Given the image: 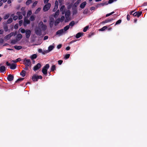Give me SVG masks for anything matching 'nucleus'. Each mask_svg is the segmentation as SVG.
I'll return each instance as SVG.
<instances>
[{"label": "nucleus", "instance_id": "obj_61", "mask_svg": "<svg viewBox=\"0 0 147 147\" xmlns=\"http://www.w3.org/2000/svg\"><path fill=\"white\" fill-rule=\"evenodd\" d=\"M70 20V18H65V22H68L69 20Z\"/></svg>", "mask_w": 147, "mask_h": 147}, {"label": "nucleus", "instance_id": "obj_58", "mask_svg": "<svg viewBox=\"0 0 147 147\" xmlns=\"http://www.w3.org/2000/svg\"><path fill=\"white\" fill-rule=\"evenodd\" d=\"M63 62V61L62 60H59L58 61V63L59 64L61 65L62 64Z\"/></svg>", "mask_w": 147, "mask_h": 147}, {"label": "nucleus", "instance_id": "obj_37", "mask_svg": "<svg viewBox=\"0 0 147 147\" xmlns=\"http://www.w3.org/2000/svg\"><path fill=\"white\" fill-rule=\"evenodd\" d=\"M32 1L31 0H28L26 2V5H29L30 4L32 3Z\"/></svg>", "mask_w": 147, "mask_h": 147}, {"label": "nucleus", "instance_id": "obj_36", "mask_svg": "<svg viewBox=\"0 0 147 147\" xmlns=\"http://www.w3.org/2000/svg\"><path fill=\"white\" fill-rule=\"evenodd\" d=\"M70 26L69 25H67L65 26L63 28V30H64L65 31H66L68 30L69 29Z\"/></svg>", "mask_w": 147, "mask_h": 147}, {"label": "nucleus", "instance_id": "obj_8", "mask_svg": "<svg viewBox=\"0 0 147 147\" xmlns=\"http://www.w3.org/2000/svg\"><path fill=\"white\" fill-rule=\"evenodd\" d=\"M41 67V65L40 63H38L36 65L34 66L33 67V70L36 71L39 69Z\"/></svg>", "mask_w": 147, "mask_h": 147}, {"label": "nucleus", "instance_id": "obj_49", "mask_svg": "<svg viewBox=\"0 0 147 147\" xmlns=\"http://www.w3.org/2000/svg\"><path fill=\"white\" fill-rule=\"evenodd\" d=\"M108 4V3H101L100 4H99L97 6L98 7V6L100 5H101L102 6H103L105 5H107Z\"/></svg>", "mask_w": 147, "mask_h": 147}, {"label": "nucleus", "instance_id": "obj_14", "mask_svg": "<svg viewBox=\"0 0 147 147\" xmlns=\"http://www.w3.org/2000/svg\"><path fill=\"white\" fill-rule=\"evenodd\" d=\"M70 14V12L69 10L67 11L65 13V18H69Z\"/></svg>", "mask_w": 147, "mask_h": 147}, {"label": "nucleus", "instance_id": "obj_38", "mask_svg": "<svg viewBox=\"0 0 147 147\" xmlns=\"http://www.w3.org/2000/svg\"><path fill=\"white\" fill-rule=\"evenodd\" d=\"M122 22V20H121L119 19L117 20L115 23V26H116L117 25L119 24H120Z\"/></svg>", "mask_w": 147, "mask_h": 147}, {"label": "nucleus", "instance_id": "obj_56", "mask_svg": "<svg viewBox=\"0 0 147 147\" xmlns=\"http://www.w3.org/2000/svg\"><path fill=\"white\" fill-rule=\"evenodd\" d=\"M109 22V20H105V21H102L101 22V23L102 24H105V23H108Z\"/></svg>", "mask_w": 147, "mask_h": 147}, {"label": "nucleus", "instance_id": "obj_39", "mask_svg": "<svg viewBox=\"0 0 147 147\" xmlns=\"http://www.w3.org/2000/svg\"><path fill=\"white\" fill-rule=\"evenodd\" d=\"M24 79V78H18V80L15 82V83H17L19 81H21L22 80H23Z\"/></svg>", "mask_w": 147, "mask_h": 147}, {"label": "nucleus", "instance_id": "obj_42", "mask_svg": "<svg viewBox=\"0 0 147 147\" xmlns=\"http://www.w3.org/2000/svg\"><path fill=\"white\" fill-rule=\"evenodd\" d=\"M65 19V17L64 16H62L61 17L60 19V21L61 22H62Z\"/></svg>", "mask_w": 147, "mask_h": 147}, {"label": "nucleus", "instance_id": "obj_13", "mask_svg": "<svg viewBox=\"0 0 147 147\" xmlns=\"http://www.w3.org/2000/svg\"><path fill=\"white\" fill-rule=\"evenodd\" d=\"M58 6V2L57 1H56L55 2V6L53 9V11H55L57 9Z\"/></svg>", "mask_w": 147, "mask_h": 147}, {"label": "nucleus", "instance_id": "obj_28", "mask_svg": "<svg viewBox=\"0 0 147 147\" xmlns=\"http://www.w3.org/2000/svg\"><path fill=\"white\" fill-rule=\"evenodd\" d=\"M21 60V59L20 58H19L17 59H16V60H13L12 61L14 63H17L19 61H20Z\"/></svg>", "mask_w": 147, "mask_h": 147}, {"label": "nucleus", "instance_id": "obj_31", "mask_svg": "<svg viewBox=\"0 0 147 147\" xmlns=\"http://www.w3.org/2000/svg\"><path fill=\"white\" fill-rule=\"evenodd\" d=\"M30 20L31 21H34L35 20V17L33 15L31 16L30 18Z\"/></svg>", "mask_w": 147, "mask_h": 147}, {"label": "nucleus", "instance_id": "obj_20", "mask_svg": "<svg viewBox=\"0 0 147 147\" xmlns=\"http://www.w3.org/2000/svg\"><path fill=\"white\" fill-rule=\"evenodd\" d=\"M14 48L16 49L19 50L21 49L22 48V47L21 46H20L16 45L14 46Z\"/></svg>", "mask_w": 147, "mask_h": 147}, {"label": "nucleus", "instance_id": "obj_29", "mask_svg": "<svg viewBox=\"0 0 147 147\" xmlns=\"http://www.w3.org/2000/svg\"><path fill=\"white\" fill-rule=\"evenodd\" d=\"M13 21L12 19L11 18H9L7 21L6 23L9 24L12 22Z\"/></svg>", "mask_w": 147, "mask_h": 147}, {"label": "nucleus", "instance_id": "obj_55", "mask_svg": "<svg viewBox=\"0 0 147 147\" xmlns=\"http://www.w3.org/2000/svg\"><path fill=\"white\" fill-rule=\"evenodd\" d=\"M37 3V1H35L32 4V7H35L36 4Z\"/></svg>", "mask_w": 147, "mask_h": 147}, {"label": "nucleus", "instance_id": "obj_60", "mask_svg": "<svg viewBox=\"0 0 147 147\" xmlns=\"http://www.w3.org/2000/svg\"><path fill=\"white\" fill-rule=\"evenodd\" d=\"M59 10H57L55 13V16H58L59 14Z\"/></svg>", "mask_w": 147, "mask_h": 147}, {"label": "nucleus", "instance_id": "obj_26", "mask_svg": "<svg viewBox=\"0 0 147 147\" xmlns=\"http://www.w3.org/2000/svg\"><path fill=\"white\" fill-rule=\"evenodd\" d=\"M65 8V6L64 5H62L61 6V7L60 9V10L61 11H62V14H64V13L65 12V11L64 10L63 11V9H64Z\"/></svg>", "mask_w": 147, "mask_h": 147}, {"label": "nucleus", "instance_id": "obj_9", "mask_svg": "<svg viewBox=\"0 0 147 147\" xmlns=\"http://www.w3.org/2000/svg\"><path fill=\"white\" fill-rule=\"evenodd\" d=\"M142 13V12L141 11L136 12L133 13V15L134 16H137L138 17H139L141 15Z\"/></svg>", "mask_w": 147, "mask_h": 147}, {"label": "nucleus", "instance_id": "obj_25", "mask_svg": "<svg viewBox=\"0 0 147 147\" xmlns=\"http://www.w3.org/2000/svg\"><path fill=\"white\" fill-rule=\"evenodd\" d=\"M60 22V19H57L54 23V25L55 26H56L57 25V24L59 23Z\"/></svg>", "mask_w": 147, "mask_h": 147}, {"label": "nucleus", "instance_id": "obj_1", "mask_svg": "<svg viewBox=\"0 0 147 147\" xmlns=\"http://www.w3.org/2000/svg\"><path fill=\"white\" fill-rule=\"evenodd\" d=\"M50 66L49 64H46L42 68V72L43 74L46 76L47 74V70L49 68Z\"/></svg>", "mask_w": 147, "mask_h": 147}, {"label": "nucleus", "instance_id": "obj_7", "mask_svg": "<svg viewBox=\"0 0 147 147\" xmlns=\"http://www.w3.org/2000/svg\"><path fill=\"white\" fill-rule=\"evenodd\" d=\"M2 65V64L0 63V72L1 73H4L6 70V68L4 66H1Z\"/></svg>", "mask_w": 147, "mask_h": 147}, {"label": "nucleus", "instance_id": "obj_11", "mask_svg": "<svg viewBox=\"0 0 147 147\" xmlns=\"http://www.w3.org/2000/svg\"><path fill=\"white\" fill-rule=\"evenodd\" d=\"M35 32L37 35L40 36L42 34V31L40 29L38 28L35 30Z\"/></svg>", "mask_w": 147, "mask_h": 147}, {"label": "nucleus", "instance_id": "obj_32", "mask_svg": "<svg viewBox=\"0 0 147 147\" xmlns=\"http://www.w3.org/2000/svg\"><path fill=\"white\" fill-rule=\"evenodd\" d=\"M3 28L5 32H7L8 30V27L6 25L4 26Z\"/></svg>", "mask_w": 147, "mask_h": 147}, {"label": "nucleus", "instance_id": "obj_48", "mask_svg": "<svg viewBox=\"0 0 147 147\" xmlns=\"http://www.w3.org/2000/svg\"><path fill=\"white\" fill-rule=\"evenodd\" d=\"M54 22H49V26H50V27L51 28H52V27L53 26V24H54Z\"/></svg>", "mask_w": 147, "mask_h": 147}, {"label": "nucleus", "instance_id": "obj_5", "mask_svg": "<svg viewBox=\"0 0 147 147\" xmlns=\"http://www.w3.org/2000/svg\"><path fill=\"white\" fill-rule=\"evenodd\" d=\"M24 65H28V66H30L31 64V61L30 59H27L25 58L24 60Z\"/></svg>", "mask_w": 147, "mask_h": 147}, {"label": "nucleus", "instance_id": "obj_27", "mask_svg": "<svg viewBox=\"0 0 147 147\" xmlns=\"http://www.w3.org/2000/svg\"><path fill=\"white\" fill-rule=\"evenodd\" d=\"M41 28L42 29V30L45 31L47 28V26L46 25L44 24V25L42 26Z\"/></svg>", "mask_w": 147, "mask_h": 147}, {"label": "nucleus", "instance_id": "obj_10", "mask_svg": "<svg viewBox=\"0 0 147 147\" xmlns=\"http://www.w3.org/2000/svg\"><path fill=\"white\" fill-rule=\"evenodd\" d=\"M13 76L11 74H9L7 78V80L9 81H11L13 80Z\"/></svg>", "mask_w": 147, "mask_h": 147}, {"label": "nucleus", "instance_id": "obj_23", "mask_svg": "<svg viewBox=\"0 0 147 147\" xmlns=\"http://www.w3.org/2000/svg\"><path fill=\"white\" fill-rule=\"evenodd\" d=\"M78 12V10L76 8H74L73 9V15H75L77 14Z\"/></svg>", "mask_w": 147, "mask_h": 147}, {"label": "nucleus", "instance_id": "obj_22", "mask_svg": "<svg viewBox=\"0 0 147 147\" xmlns=\"http://www.w3.org/2000/svg\"><path fill=\"white\" fill-rule=\"evenodd\" d=\"M22 35L20 34H19L16 36V38L17 39H19L20 40L22 38Z\"/></svg>", "mask_w": 147, "mask_h": 147}, {"label": "nucleus", "instance_id": "obj_3", "mask_svg": "<svg viewBox=\"0 0 147 147\" xmlns=\"http://www.w3.org/2000/svg\"><path fill=\"white\" fill-rule=\"evenodd\" d=\"M6 65L8 66H10V68L11 69H14L16 67V64L15 63H12L11 64L9 63L8 61H7L6 63Z\"/></svg>", "mask_w": 147, "mask_h": 147}, {"label": "nucleus", "instance_id": "obj_46", "mask_svg": "<svg viewBox=\"0 0 147 147\" xmlns=\"http://www.w3.org/2000/svg\"><path fill=\"white\" fill-rule=\"evenodd\" d=\"M88 28L89 26H87L85 27L83 30V32H86L87 31Z\"/></svg>", "mask_w": 147, "mask_h": 147}, {"label": "nucleus", "instance_id": "obj_62", "mask_svg": "<svg viewBox=\"0 0 147 147\" xmlns=\"http://www.w3.org/2000/svg\"><path fill=\"white\" fill-rule=\"evenodd\" d=\"M130 15L129 14H128L127 16V18L128 21L129 20H130Z\"/></svg>", "mask_w": 147, "mask_h": 147}, {"label": "nucleus", "instance_id": "obj_18", "mask_svg": "<svg viewBox=\"0 0 147 147\" xmlns=\"http://www.w3.org/2000/svg\"><path fill=\"white\" fill-rule=\"evenodd\" d=\"M64 32L63 30V29H61L57 31L56 33L57 35L62 34Z\"/></svg>", "mask_w": 147, "mask_h": 147}, {"label": "nucleus", "instance_id": "obj_47", "mask_svg": "<svg viewBox=\"0 0 147 147\" xmlns=\"http://www.w3.org/2000/svg\"><path fill=\"white\" fill-rule=\"evenodd\" d=\"M70 56V54H67L65 55L64 58L65 59H67Z\"/></svg>", "mask_w": 147, "mask_h": 147}, {"label": "nucleus", "instance_id": "obj_59", "mask_svg": "<svg viewBox=\"0 0 147 147\" xmlns=\"http://www.w3.org/2000/svg\"><path fill=\"white\" fill-rule=\"evenodd\" d=\"M19 24L20 26H21L22 25L23 23V21L22 20H20L19 22Z\"/></svg>", "mask_w": 147, "mask_h": 147}, {"label": "nucleus", "instance_id": "obj_21", "mask_svg": "<svg viewBox=\"0 0 147 147\" xmlns=\"http://www.w3.org/2000/svg\"><path fill=\"white\" fill-rule=\"evenodd\" d=\"M37 55L36 54H34L31 55L30 57V58L32 60L35 59L36 58Z\"/></svg>", "mask_w": 147, "mask_h": 147}, {"label": "nucleus", "instance_id": "obj_50", "mask_svg": "<svg viewBox=\"0 0 147 147\" xmlns=\"http://www.w3.org/2000/svg\"><path fill=\"white\" fill-rule=\"evenodd\" d=\"M16 40H12L11 41V43L13 45H14V44H16Z\"/></svg>", "mask_w": 147, "mask_h": 147}, {"label": "nucleus", "instance_id": "obj_34", "mask_svg": "<svg viewBox=\"0 0 147 147\" xmlns=\"http://www.w3.org/2000/svg\"><path fill=\"white\" fill-rule=\"evenodd\" d=\"M107 28V27L106 26H103V27L100 28L99 30L100 31H104Z\"/></svg>", "mask_w": 147, "mask_h": 147}, {"label": "nucleus", "instance_id": "obj_51", "mask_svg": "<svg viewBox=\"0 0 147 147\" xmlns=\"http://www.w3.org/2000/svg\"><path fill=\"white\" fill-rule=\"evenodd\" d=\"M32 13V11L31 10L28 11L27 13L28 16H30Z\"/></svg>", "mask_w": 147, "mask_h": 147}, {"label": "nucleus", "instance_id": "obj_53", "mask_svg": "<svg viewBox=\"0 0 147 147\" xmlns=\"http://www.w3.org/2000/svg\"><path fill=\"white\" fill-rule=\"evenodd\" d=\"M18 16H15L13 17V19L14 20H16L18 19Z\"/></svg>", "mask_w": 147, "mask_h": 147}, {"label": "nucleus", "instance_id": "obj_63", "mask_svg": "<svg viewBox=\"0 0 147 147\" xmlns=\"http://www.w3.org/2000/svg\"><path fill=\"white\" fill-rule=\"evenodd\" d=\"M62 47V45L61 44H59L57 46V48L58 49H59L61 48Z\"/></svg>", "mask_w": 147, "mask_h": 147}, {"label": "nucleus", "instance_id": "obj_43", "mask_svg": "<svg viewBox=\"0 0 147 147\" xmlns=\"http://www.w3.org/2000/svg\"><path fill=\"white\" fill-rule=\"evenodd\" d=\"M49 52V51L47 50H44L43 51V52L42 53V54L43 55H45V54L48 53Z\"/></svg>", "mask_w": 147, "mask_h": 147}, {"label": "nucleus", "instance_id": "obj_45", "mask_svg": "<svg viewBox=\"0 0 147 147\" xmlns=\"http://www.w3.org/2000/svg\"><path fill=\"white\" fill-rule=\"evenodd\" d=\"M88 10L87 9H85L83 11V13L84 14H87L88 13Z\"/></svg>", "mask_w": 147, "mask_h": 147}, {"label": "nucleus", "instance_id": "obj_33", "mask_svg": "<svg viewBox=\"0 0 147 147\" xmlns=\"http://www.w3.org/2000/svg\"><path fill=\"white\" fill-rule=\"evenodd\" d=\"M75 24V22L74 21H71V22L69 24V26H71V27L73 26Z\"/></svg>", "mask_w": 147, "mask_h": 147}, {"label": "nucleus", "instance_id": "obj_24", "mask_svg": "<svg viewBox=\"0 0 147 147\" xmlns=\"http://www.w3.org/2000/svg\"><path fill=\"white\" fill-rule=\"evenodd\" d=\"M54 48V47L53 45L50 46L48 48V50L49 52L52 51Z\"/></svg>", "mask_w": 147, "mask_h": 147}, {"label": "nucleus", "instance_id": "obj_44", "mask_svg": "<svg viewBox=\"0 0 147 147\" xmlns=\"http://www.w3.org/2000/svg\"><path fill=\"white\" fill-rule=\"evenodd\" d=\"M20 30H20V31L22 33H25L26 31V30L24 29L20 28Z\"/></svg>", "mask_w": 147, "mask_h": 147}, {"label": "nucleus", "instance_id": "obj_30", "mask_svg": "<svg viewBox=\"0 0 147 147\" xmlns=\"http://www.w3.org/2000/svg\"><path fill=\"white\" fill-rule=\"evenodd\" d=\"M56 69V66L55 65H53L51 67V70L52 71H55Z\"/></svg>", "mask_w": 147, "mask_h": 147}, {"label": "nucleus", "instance_id": "obj_4", "mask_svg": "<svg viewBox=\"0 0 147 147\" xmlns=\"http://www.w3.org/2000/svg\"><path fill=\"white\" fill-rule=\"evenodd\" d=\"M51 4L50 3H48L46 4L44 7L43 10L44 11H47L50 9Z\"/></svg>", "mask_w": 147, "mask_h": 147}, {"label": "nucleus", "instance_id": "obj_12", "mask_svg": "<svg viewBox=\"0 0 147 147\" xmlns=\"http://www.w3.org/2000/svg\"><path fill=\"white\" fill-rule=\"evenodd\" d=\"M30 23V21L28 19H25L23 23V25L24 26H26L27 24H29Z\"/></svg>", "mask_w": 147, "mask_h": 147}, {"label": "nucleus", "instance_id": "obj_54", "mask_svg": "<svg viewBox=\"0 0 147 147\" xmlns=\"http://www.w3.org/2000/svg\"><path fill=\"white\" fill-rule=\"evenodd\" d=\"M25 67L24 68V70H27L28 69V67L29 66L28 65H25Z\"/></svg>", "mask_w": 147, "mask_h": 147}, {"label": "nucleus", "instance_id": "obj_40", "mask_svg": "<svg viewBox=\"0 0 147 147\" xmlns=\"http://www.w3.org/2000/svg\"><path fill=\"white\" fill-rule=\"evenodd\" d=\"M41 9V8L40 7H38L37 9L36 10L35 12V14L38 13L40 11Z\"/></svg>", "mask_w": 147, "mask_h": 147}, {"label": "nucleus", "instance_id": "obj_15", "mask_svg": "<svg viewBox=\"0 0 147 147\" xmlns=\"http://www.w3.org/2000/svg\"><path fill=\"white\" fill-rule=\"evenodd\" d=\"M16 14L18 16V17L19 20H21L22 18V16L21 15V12H17Z\"/></svg>", "mask_w": 147, "mask_h": 147}, {"label": "nucleus", "instance_id": "obj_41", "mask_svg": "<svg viewBox=\"0 0 147 147\" xmlns=\"http://www.w3.org/2000/svg\"><path fill=\"white\" fill-rule=\"evenodd\" d=\"M44 25L43 23L41 21L38 24V26L40 28H41L42 26Z\"/></svg>", "mask_w": 147, "mask_h": 147}, {"label": "nucleus", "instance_id": "obj_57", "mask_svg": "<svg viewBox=\"0 0 147 147\" xmlns=\"http://www.w3.org/2000/svg\"><path fill=\"white\" fill-rule=\"evenodd\" d=\"M54 22V20L53 18H51L50 19L49 22Z\"/></svg>", "mask_w": 147, "mask_h": 147}, {"label": "nucleus", "instance_id": "obj_16", "mask_svg": "<svg viewBox=\"0 0 147 147\" xmlns=\"http://www.w3.org/2000/svg\"><path fill=\"white\" fill-rule=\"evenodd\" d=\"M86 4V2L84 1L82 3H81L80 5V7L82 9H83L85 7Z\"/></svg>", "mask_w": 147, "mask_h": 147}, {"label": "nucleus", "instance_id": "obj_64", "mask_svg": "<svg viewBox=\"0 0 147 147\" xmlns=\"http://www.w3.org/2000/svg\"><path fill=\"white\" fill-rule=\"evenodd\" d=\"M18 24H16L14 26V28L15 29H17V28H18Z\"/></svg>", "mask_w": 147, "mask_h": 147}, {"label": "nucleus", "instance_id": "obj_19", "mask_svg": "<svg viewBox=\"0 0 147 147\" xmlns=\"http://www.w3.org/2000/svg\"><path fill=\"white\" fill-rule=\"evenodd\" d=\"M26 72L24 70H23L20 73V75L23 77H24L25 76Z\"/></svg>", "mask_w": 147, "mask_h": 147}, {"label": "nucleus", "instance_id": "obj_2", "mask_svg": "<svg viewBox=\"0 0 147 147\" xmlns=\"http://www.w3.org/2000/svg\"><path fill=\"white\" fill-rule=\"evenodd\" d=\"M42 77L41 76H38L36 74H34L33 75L32 79V81L34 82L37 81L38 79H42Z\"/></svg>", "mask_w": 147, "mask_h": 147}, {"label": "nucleus", "instance_id": "obj_35", "mask_svg": "<svg viewBox=\"0 0 147 147\" xmlns=\"http://www.w3.org/2000/svg\"><path fill=\"white\" fill-rule=\"evenodd\" d=\"M9 16V14H7L5 15L3 17V19L4 20H6L8 18Z\"/></svg>", "mask_w": 147, "mask_h": 147}, {"label": "nucleus", "instance_id": "obj_6", "mask_svg": "<svg viewBox=\"0 0 147 147\" xmlns=\"http://www.w3.org/2000/svg\"><path fill=\"white\" fill-rule=\"evenodd\" d=\"M26 37L27 38H29L31 35V31L30 30H27L25 32Z\"/></svg>", "mask_w": 147, "mask_h": 147}, {"label": "nucleus", "instance_id": "obj_52", "mask_svg": "<svg viewBox=\"0 0 147 147\" xmlns=\"http://www.w3.org/2000/svg\"><path fill=\"white\" fill-rule=\"evenodd\" d=\"M10 38H11V37H10V36H9V35L8 34L6 35L5 37V38L7 40H9V39H10Z\"/></svg>", "mask_w": 147, "mask_h": 147}, {"label": "nucleus", "instance_id": "obj_17", "mask_svg": "<svg viewBox=\"0 0 147 147\" xmlns=\"http://www.w3.org/2000/svg\"><path fill=\"white\" fill-rule=\"evenodd\" d=\"M83 33L78 32L76 34V37L77 38H78L83 36Z\"/></svg>", "mask_w": 147, "mask_h": 147}]
</instances>
